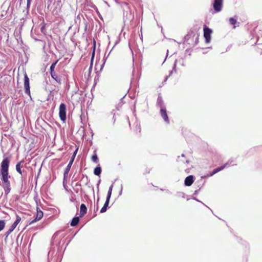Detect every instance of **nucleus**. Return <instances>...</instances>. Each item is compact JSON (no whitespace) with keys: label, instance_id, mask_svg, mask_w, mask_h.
<instances>
[{"label":"nucleus","instance_id":"obj_8","mask_svg":"<svg viewBox=\"0 0 262 262\" xmlns=\"http://www.w3.org/2000/svg\"><path fill=\"white\" fill-rule=\"evenodd\" d=\"M226 165H223V166H221L220 167H218V168H216L214 169L211 173H210V174H207L206 176H202L201 177V179H204V178H208L209 177L212 176L213 175H214V174L216 173L217 172H218L220 171L221 170L224 169Z\"/></svg>","mask_w":262,"mask_h":262},{"label":"nucleus","instance_id":"obj_29","mask_svg":"<svg viewBox=\"0 0 262 262\" xmlns=\"http://www.w3.org/2000/svg\"><path fill=\"white\" fill-rule=\"evenodd\" d=\"M57 235H58V233H57V232H56V233H55L53 235V237H52V240H53L52 244H54L56 238H57Z\"/></svg>","mask_w":262,"mask_h":262},{"label":"nucleus","instance_id":"obj_32","mask_svg":"<svg viewBox=\"0 0 262 262\" xmlns=\"http://www.w3.org/2000/svg\"><path fill=\"white\" fill-rule=\"evenodd\" d=\"M122 190H123V185H121V189H120V191L119 192V195H121L122 193Z\"/></svg>","mask_w":262,"mask_h":262},{"label":"nucleus","instance_id":"obj_44","mask_svg":"<svg viewBox=\"0 0 262 262\" xmlns=\"http://www.w3.org/2000/svg\"><path fill=\"white\" fill-rule=\"evenodd\" d=\"M51 253V251H50L48 253V255Z\"/></svg>","mask_w":262,"mask_h":262},{"label":"nucleus","instance_id":"obj_6","mask_svg":"<svg viewBox=\"0 0 262 262\" xmlns=\"http://www.w3.org/2000/svg\"><path fill=\"white\" fill-rule=\"evenodd\" d=\"M223 0H214L213 7L216 12H220L223 7Z\"/></svg>","mask_w":262,"mask_h":262},{"label":"nucleus","instance_id":"obj_16","mask_svg":"<svg viewBox=\"0 0 262 262\" xmlns=\"http://www.w3.org/2000/svg\"><path fill=\"white\" fill-rule=\"evenodd\" d=\"M79 222V216H76L73 218L71 222V226L72 227L76 226Z\"/></svg>","mask_w":262,"mask_h":262},{"label":"nucleus","instance_id":"obj_5","mask_svg":"<svg viewBox=\"0 0 262 262\" xmlns=\"http://www.w3.org/2000/svg\"><path fill=\"white\" fill-rule=\"evenodd\" d=\"M24 88L25 93L30 96L29 78L26 73L24 75Z\"/></svg>","mask_w":262,"mask_h":262},{"label":"nucleus","instance_id":"obj_26","mask_svg":"<svg viewBox=\"0 0 262 262\" xmlns=\"http://www.w3.org/2000/svg\"><path fill=\"white\" fill-rule=\"evenodd\" d=\"M10 163V159L9 158H5L2 161L1 164H9Z\"/></svg>","mask_w":262,"mask_h":262},{"label":"nucleus","instance_id":"obj_38","mask_svg":"<svg viewBox=\"0 0 262 262\" xmlns=\"http://www.w3.org/2000/svg\"><path fill=\"white\" fill-rule=\"evenodd\" d=\"M74 200V199L73 196H71V198L70 199L71 201L73 202Z\"/></svg>","mask_w":262,"mask_h":262},{"label":"nucleus","instance_id":"obj_18","mask_svg":"<svg viewBox=\"0 0 262 262\" xmlns=\"http://www.w3.org/2000/svg\"><path fill=\"white\" fill-rule=\"evenodd\" d=\"M101 173V168L100 166V165H98V166H97L94 170V173L96 176H99Z\"/></svg>","mask_w":262,"mask_h":262},{"label":"nucleus","instance_id":"obj_33","mask_svg":"<svg viewBox=\"0 0 262 262\" xmlns=\"http://www.w3.org/2000/svg\"><path fill=\"white\" fill-rule=\"evenodd\" d=\"M31 3V0H27V7L28 8L30 6Z\"/></svg>","mask_w":262,"mask_h":262},{"label":"nucleus","instance_id":"obj_28","mask_svg":"<svg viewBox=\"0 0 262 262\" xmlns=\"http://www.w3.org/2000/svg\"><path fill=\"white\" fill-rule=\"evenodd\" d=\"M185 193L182 192H178L177 193V195L179 197L185 198Z\"/></svg>","mask_w":262,"mask_h":262},{"label":"nucleus","instance_id":"obj_15","mask_svg":"<svg viewBox=\"0 0 262 262\" xmlns=\"http://www.w3.org/2000/svg\"><path fill=\"white\" fill-rule=\"evenodd\" d=\"M110 200V199H106L105 203L102 208L100 210V213H104L107 210V207H108Z\"/></svg>","mask_w":262,"mask_h":262},{"label":"nucleus","instance_id":"obj_25","mask_svg":"<svg viewBox=\"0 0 262 262\" xmlns=\"http://www.w3.org/2000/svg\"><path fill=\"white\" fill-rule=\"evenodd\" d=\"M236 22H237L236 19L233 17H231L229 19V23L231 25H235L236 23Z\"/></svg>","mask_w":262,"mask_h":262},{"label":"nucleus","instance_id":"obj_27","mask_svg":"<svg viewBox=\"0 0 262 262\" xmlns=\"http://www.w3.org/2000/svg\"><path fill=\"white\" fill-rule=\"evenodd\" d=\"M40 220V219H39V218H37V216H36V217H35V219H34L33 220H32L29 223L30 225L31 224H32L34 223H35L37 221H38Z\"/></svg>","mask_w":262,"mask_h":262},{"label":"nucleus","instance_id":"obj_7","mask_svg":"<svg viewBox=\"0 0 262 262\" xmlns=\"http://www.w3.org/2000/svg\"><path fill=\"white\" fill-rule=\"evenodd\" d=\"M3 182V187L6 195L8 194L11 191L10 183L9 179L2 180Z\"/></svg>","mask_w":262,"mask_h":262},{"label":"nucleus","instance_id":"obj_12","mask_svg":"<svg viewBox=\"0 0 262 262\" xmlns=\"http://www.w3.org/2000/svg\"><path fill=\"white\" fill-rule=\"evenodd\" d=\"M72 165H67V166L64 170V173H63V183H64V182L67 181L68 173L69 172V171L71 168Z\"/></svg>","mask_w":262,"mask_h":262},{"label":"nucleus","instance_id":"obj_41","mask_svg":"<svg viewBox=\"0 0 262 262\" xmlns=\"http://www.w3.org/2000/svg\"><path fill=\"white\" fill-rule=\"evenodd\" d=\"M204 205H205V206H206L207 207H208V209H209V210H211V208H209V207H208V206H207L205 204H204Z\"/></svg>","mask_w":262,"mask_h":262},{"label":"nucleus","instance_id":"obj_24","mask_svg":"<svg viewBox=\"0 0 262 262\" xmlns=\"http://www.w3.org/2000/svg\"><path fill=\"white\" fill-rule=\"evenodd\" d=\"M5 221L4 220H0V231L5 228Z\"/></svg>","mask_w":262,"mask_h":262},{"label":"nucleus","instance_id":"obj_36","mask_svg":"<svg viewBox=\"0 0 262 262\" xmlns=\"http://www.w3.org/2000/svg\"><path fill=\"white\" fill-rule=\"evenodd\" d=\"M200 188L198 190H195L194 192V194H198V193L199 192V190H200Z\"/></svg>","mask_w":262,"mask_h":262},{"label":"nucleus","instance_id":"obj_9","mask_svg":"<svg viewBox=\"0 0 262 262\" xmlns=\"http://www.w3.org/2000/svg\"><path fill=\"white\" fill-rule=\"evenodd\" d=\"M160 114L164 121L167 124L169 123V120L167 114L166 110L165 108L162 107L160 110Z\"/></svg>","mask_w":262,"mask_h":262},{"label":"nucleus","instance_id":"obj_1","mask_svg":"<svg viewBox=\"0 0 262 262\" xmlns=\"http://www.w3.org/2000/svg\"><path fill=\"white\" fill-rule=\"evenodd\" d=\"M9 165H1L0 168V175L2 176L1 180L9 179L8 169Z\"/></svg>","mask_w":262,"mask_h":262},{"label":"nucleus","instance_id":"obj_20","mask_svg":"<svg viewBox=\"0 0 262 262\" xmlns=\"http://www.w3.org/2000/svg\"><path fill=\"white\" fill-rule=\"evenodd\" d=\"M113 184H114V183H113L110 186V187L108 188V190L107 196H106V199H110V198L111 197V195H112V190H113Z\"/></svg>","mask_w":262,"mask_h":262},{"label":"nucleus","instance_id":"obj_11","mask_svg":"<svg viewBox=\"0 0 262 262\" xmlns=\"http://www.w3.org/2000/svg\"><path fill=\"white\" fill-rule=\"evenodd\" d=\"M133 134L135 136H138L141 132V125L138 122L135 123V128L133 130Z\"/></svg>","mask_w":262,"mask_h":262},{"label":"nucleus","instance_id":"obj_4","mask_svg":"<svg viewBox=\"0 0 262 262\" xmlns=\"http://www.w3.org/2000/svg\"><path fill=\"white\" fill-rule=\"evenodd\" d=\"M212 30L208 27L205 25L204 27V37L205 39L206 43H209L211 40V34L212 33Z\"/></svg>","mask_w":262,"mask_h":262},{"label":"nucleus","instance_id":"obj_22","mask_svg":"<svg viewBox=\"0 0 262 262\" xmlns=\"http://www.w3.org/2000/svg\"><path fill=\"white\" fill-rule=\"evenodd\" d=\"M78 147H77L76 149H75V151L74 152L72 157H71V159L69 163V164H72L73 162H74V160L75 159V157L77 153V151H78Z\"/></svg>","mask_w":262,"mask_h":262},{"label":"nucleus","instance_id":"obj_13","mask_svg":"<svg viewBox=\"0 0 262 262\" xmlns=\"http://www.w3.org/2000/svg\"><path fill=\"white\" fill-rule=\"evenodd\" d=\"M87 212V208L85 204H82L80 208V216H83Z\"/></svg>","mask_w":262,"mask_h":262},{"label":"nucleus","instance_id":"obj_42","mask_svg":"<svg viewBox=\"0 0 262 262\" xmlns=\"http://www.w3.org/2000/svg\"><path fill=\"white\" fill-rule=\"evenodd\" d=\"M204 205H205V206H206L207 207H208V209H209V210H211V208H209V207H208V206H207L205 204H204Z\"/></svg>","mask_w":262,"mask_h":262},{"label":"nucleus","instance_id":"obj_30","mask_svg":"<svg viewBox=\"0 0 262 262\" xmlns=\"http://www.w3.org/2000/svg\"><path fill=\"white\" fill-rule=\"evenodd\" d=\"M95 46H96V42H95V41L94 40V51H93V54H92V60H93V58L94 57V55H95Z\"/></svg>","mask_w":262,"mask_h":262},{"label":"nucleus","instance_id":"obj_3","mask_svg":"<svg viewBox=\"0 0 262 262\" xmlns=\"http://www.w3.org/2000/svg\"><path fill=\"white\" fill-rule=\"evenodd\" d=\"M59 115L61 121H64L66 119V106L64 103H61L59 106Z\"/></svg>","mask_w":262,"mask_h":262},{"label":"nucleus","instance_id":"obj_35","mask_svg":"<svg viewBox=\"0 0 262 262\" xmlns=\"http://www.w3.org/2000/svg\"><path fill=\"white\" fill-rule=\"evenodd\" d=\"M45 25H43V26L41 27V29H40V30H41V32H43V30L45 29Z\"/></svg>","mask_w":262,"mask_h":262},{"label":"nucleus","instance_id":"obj_37","mask_svg":"<svg viewBox=\"0 0 262 262\" xmlns=\"http://www.w3.org/2000/svg\"><path fill=\"white\" fill-rule=\"evenodd\" d=\"M184 157H185V156H184V154H182V156H181V157H179V158H178L180 159L181 158H184Z\"/></svg>","mask_w":262,"mask_h":262},{"label":"nucleus","instance_id":"obj_14","mask_svg":"<svg viewBox=\"0 0 262 262\" xmlns=\"http://www.w3.org/2000/svg\"><path fill=\"white\" fill-rule=\"evenodd\" d=\"M24 165H16V169L21 176L26 174V171L21 168H23Z\"/></svg>","mask_w":262,"mask_h":262},{"label":"nucleus","instance_id":"obj_2","mask_svg":"<svg viewBox=\"0 0 262 262\" xmlns=\"http://www.w3.org/2000/svg\"><path fill=\"white\" fill-rule=\"evenodd\" d=\"M21 221V217L18 215H16V220L13 223V224L12 225V226L10 227V229L6 232L5 235V239L8 237L9 234L15 229V228L16 227L17 225L18 224V223Z\"/></svg>","mask_w":262,"mask_h":262},{"label":"nucleus","instance_id":"obj_34","mask_svg":"<svg viewBox=\"0 0 262 262\" xmlns=\"http://www.w3.org/2000/svg\"><path fill=\"white\" fill-rule=\"evenodd\" d=\"M193 199H194V200H195L196 201H197V202H200V203H201L202 204H203V205H204V204L203 202H202L201 201L199 200H198V199H197L196 198H193Z\"/></svg>","mask_w":262,"mask_h":262},{"label":"nucleus","instance_id":"obj_23","mask_svg":"<svg viewBox=\"0 0 262 262\" xmlns=\"http://www.w3.org/2000/svg\"><path fill=\"white\" fill-rule=\"evenodd\" d=\"M58 60H57L51 64L50 68V73L55 72L54 69H55V66H56L57 63L58 62Z\"/></svg>","mask_w":262,"mask_h":262},{"label":"nucleus","instance_id":"obj_31","mask_svg":"<svg viewBox=\"0 0 262 262\" xmlns=\"http://www.w3.org/2000/svg\"><path fill=\"white\" fill-rule=\"evenodd\" d=\"M192 168H193V166H192V165H191V167L190 168H188L185 169V171H186V172L187 173H188L190 172V169Z\"/></svg>","mask_w":262,"mask_h":262},{"label":"nucleus","instance_id":"obj_45","mask_svg":"<svg viewBox=\"0 0 262 262\" xmlns=\"http://www.w3.org/2000/svg\"><path fill=\"white\" fill-rule=\"evenodd\" d=\"M60 242H61L60 241L58 242V244H60Z\"/></svg>","mask_w":262,"mask_h":262},{"label":"nucleus","instance_id":"obj_10","mask_svg":"<svg viewBox=\"0 0 262 262\" xmlns=\"http://www.w3.org/2000/svg\"><path fill=\"white\" fill-rule=\"evenodd\" d=\"M193 182L194 177L192 175H190L185 178L184 184L185 186H190L193 184Z\"/></svg>","mask_w":262,"mask_h":262},{"label":"nucleus","instance_id":"obj_39","mask_svg":"<svg viewBox=\"0 0 262 262\" xmlns=\"http://www.w3.org/2000/svg\"><path fill=\"white\" fill-rule=\"evenodd\" d=\"M64 236V235H61L60 236V238H63Z\"/></svg>","mask_w":262,"mask_h":262},{"label":"nucleus","instance_id":"obj_19","mask_svg":"<svg viewBox=\"0 0 262 262\" xmlns=\"http://www.w3.org/2000/svg\"><path fill=\"white\" fill-rule=\"evenodd\" d=\"M91 160L94 163H98V158L95 151L91 157Z\"/></svg>","mask_w":262,"mask_h":262},{"label":"nucleus","instance_id":"obj_17","mask_svg":"<svg viewBox=\"0 0 262 262\" xmlns=\"http://www.w3.org/2000/svg\"><path fill=\"white\" fill-rule=\"evenodd\" d=\"M50 74L52 78L54 79L56 81L59 83H61V79L57 76L55 72L51 73Z\"/></svg>","mask_w":262,"mask_h":262},{"label":"nucleus","instance_id":"obj_40","mask_svg":"<svg viewBox=\"0 0 262 262\" xmlns=\"http://www.w3.org/2000/svg\"><path fill=\"white\" fill-rule=\"evenodd\" d=\"M42 166V165H41V166L40 167L39 169V172H40V170H41V168Z\"/></svg>","mask_w":262,"mask_h":262},{"label":"nucleus","instance_id":"obj_21","mask_svg":"<svg viewBox=\"0 0 262 262\" xmlns=\"http://www.w3.org/2000/svg\"><path fill=\"white\" fill-rule=\"evenodd\" d=\"M43 215V212L40 210L38 207H37V212L36 214L37 217L41 219Z\"/></svg>","mask_w":262,"mask_h":262},{"label":"nucleus","instance_id":"obj_43","mask_svg":"<svg viewBox=\"0 0 262 262\" xmlns=\"http://www.w3.org/2000/svg\"><path fill=\"white\" fill-rule=\"evenodd\" d=\"M179 162H182L184 163V161H182V160H180Z\"/></svg>","mask_w":262,"mask_h":262},{"label":"nucleus","instance_id":"obj_46","mask_svg":"<svg viewBox=\"0 0 262 262\" xmlns=\"http://www.w3.org/2000/svg\"><path fill=\"white\" fill-rule=\"evenodd\" d=\"M100 181H99V183H98V185H98V186L99 185Z\"/></svg>","mask_w":262,"mask_h":262}]
</instances>
